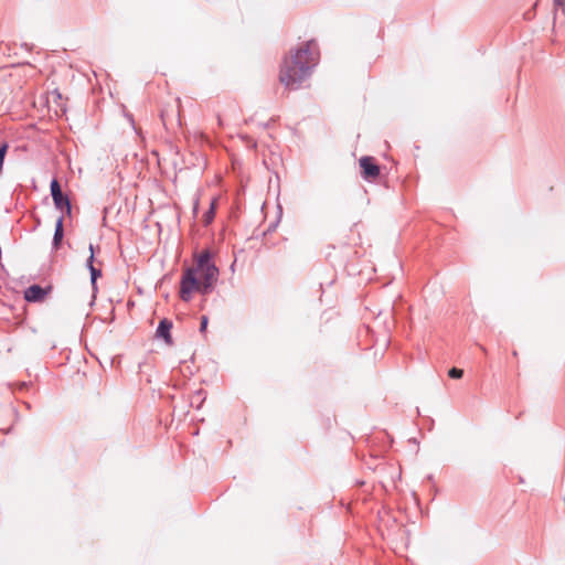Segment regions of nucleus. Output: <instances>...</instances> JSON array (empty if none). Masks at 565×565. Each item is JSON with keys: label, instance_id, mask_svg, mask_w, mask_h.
I'll return each instance as SVG.
<instances>
[{"label": "nucleus", "instance_id": "nucleus-14", "mask_svg": "<svg viewBox=\"0 0 565 565\" xmlns=\"http://www.w3.org/2000/svg\"><path fill=\"white\" fill-rule=\"evenodd\" d=\"M554 2L558 7H564L565 6V0H554Z\"/></svg>", "mask_w": 565, "mask_h": 565}, {"label": "nucleus", "instance_id": "nucleus-4", "mask_svg": "<svg viewBox=\"0 0 565 565\" xmlns=\"http://www.w3.org/2000/svg\"><path fill=\"white\" fill-rule=\"evenodd\" d=\"M51 193L54 204L61 211H65L67 214L71 213V203L67 196L62 193L61 185L57 180L51 182Z\"/></svg>", "mask_w": 565, "mask_h": 565}, {"label": "nucleus", "instance_id": "nucleus-5", "mask_svg": "<svg viewBox=\"0 0 565 565\" xmlns=\"http://www.w3.org/2000/svg\"><path fill=\"white\" fill-rule=\"evenodd\" d=\"M51 288H43L40 285H32L24 290V299L29 302H40L44 300Z\"/></svg>", "mask_w": 565, "mask_h": 565}, {"label": "nucleus", "instance_id": "nucleus-13", "mask_svg": "<svg viewBox=\"0 0 565 565\" xmlns=\"http://www.w3.org/2000/svg\"><path fill=\"white\" fill-rule=\"evenodd\" d=\"M206 327H207V317L202 316L200 331L201 332L205 331Z\"/></svg>", "mask_w": 565, "mask_h": 565}, {"label": "nucleus", "instance_id": "nucleus-1", "mask_svg": "<svg viewBox=\"0 0 565 565\" xmlns=\"http://www.w3.org/2000/svg\"><path fill=\"white\" fill-rule=\"evenodd\" d=\"M320 51L316 41L301 43L284 58L279 70V82L287 89H298L318 65Z\"/></svg>", "mask_w": 565, "mask_h": 565}, {"label": "nucleus", "instance_id": "nucleus-2", "mask_svg": "<svg viewBox=\"0 0 565 565\" xmlns=\"http://www.w3.org/2000/svg\"><path fill=\"white\" fill-rule=\"evenodd\" d=\"M194 265L185 268L180 281V298L188 302L193 291L209 295L218 278V268L212 262L210 249L200 255H194Z\"/></svg>", "mask_w": 565, "mask_h": 565}, {"label": "nucleus", "instance_id": "nucleus-3", "mask_svg": "<svg viewBox=\"0 0 565 565\" xmlns=\"http://www.w3.org/2000/svg\"><path fill=\"white\" fill-rule=\"evenodd\" d=\"M359 164L363 179L373 182L379 178L381 170L373 157L365 156L360 158Z\"/></svg>", "mask_w": 565, "mask_h": 565}, {"label": "nucleus", "instance_id": "nucleus-8", "mask_svg": "<svg viewBox=\"0 0 565 565\" xmlns=\"http://www.w3.org/2000/svg\"><path fill=\"white\" fill-rule=\"evenodd\" d=\"M215 204L216 200L214 199L211 201L209 210L203 215V222L205 225H209L215 216Z\"/></svg>", "mask_w": 565, "mask_h": 565}, {"label": "nucleus", "instance_id": "nucleus-9", "mask_svg": "<svg viewBox=\"0 0 565 565\" xmlns=\"http://www.w3.org/2000/svg\"><path fill=\"white\" fill-rule=\"evenodd\" d=\"M63 238V223L62 218H58L56 222L55 233H54V245L58 246L62 243Z\"/></svg>", "mask_w": 565, "mask_h": 565}, {"label": "nucleus", "instance_id": "nucleus-16", "mask_svg": "<svg viewBox=\"0 0 565 565\" xmlns=\"http://www.w3.org/2000/svg\"><path fill=\"white\" fill-rule=\"evenodd\" d=\"M480 349L482 350V352H484V353L487 352L484 347L480 345Z\"/></svg>", "mask_w": 565, "mask_h": 565}, {"label": "nucleus", "instance_id": "nucleus-15", "mask_svg": "<svg viewBox=\"0 0 565 565\" xmlns=\"http://www.w3.org/2000/svg\"><path fill=\"white\" fill-rule=\"evenodd\" d=\"M177 121L180 125V106H179V104L177 105Z\"/></svg>", "mask_w": 565, "mask_h": 565}, {"label": "nucleus", "instance_id": "nucleus-11", "mask_svg": "<svg viewBox=\"0 0 565 565\" xmlns=\"http://www.w3.org/2000/svg\"><path fill=\"white\" fill-rule=\"evenodd\" d=\"M448 375L449 377L451 379H461L462 375H463V370L461 369H458V367H451L449 371H448Z\"/></svg>", "mask_w": 565, "mask_h": 565}, {"label": "nucleus", "instance_id": "nucleus-12", "mask_svg": "<svg viewBox=\"0 0 565 565\" xmlns=\"http://www.w3.org/2000/svg\"><path fill=\"white\" fill-rule=\"evenodd\" d=\"M161 119L163 121L164 125L168 124V121H170V114H169V110L168 109H163L161 111Z\"/></svg>", "mask_w": 565, "mask_h": 565}, {"label": "nucleus", "instance_id": "nucleus-7", "mask_svg": "<svg viewBox=\"0 0 565 565\" xmlns=\"http://www.w3.org/2000/svg\"><path fill=\"white\" fill-rule=\"evenodd\" d=\"M173 327V323L171 320L164 318L159 322V326L156 330L157 338L163 339V341L171 345L173 343L172 337H171V329Z\"/></svg>", "mask_w": 565, "mask_h": 565}, {"label": "nucleus", "instance_id": "nucleus-10", "mask_svg": "<svg viewBox=\"0 0 565 565\" xmlns=\"http://www.w3.org/2000/svg\"><path fill=\"white\" fill-rule=\"evenodd\" d=\"M204 399H205V397L203 396V392L196 391L191 398V405L192 406L195 405L196 408H200L201 404L203 403Z\"/></svg>", "mask_w": 565, "mask_h": 565}, {"label": "nucleus", "instance_id": "nucleus-6", "mask_svg": "<svg viewBox=\"0 0 565 565\" xmlns=\"http://www.w3.org/2000/svg\"><path fill=\"white\" fill-rule=\"evenodd\" d=\"M89 250H90V255L87 258L86 265L90 273V282H92L93 290L96 291L97 290V279L102 276V269H100V267L95 265V262H96L95 254H96V252H99L100 249H89Z\"/></svg>", "mask_w": 565, "mask_h": 565}]
</instances>
